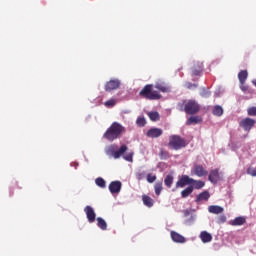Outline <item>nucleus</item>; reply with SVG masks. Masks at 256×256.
<instances>
[{
  "label": "nucleus",
  "mask_w": 256,
  "mask_h": 256,
  "mask_svg": "<svg viewBox=\"0 0 256 256\" xmlns=\"http://www.w3.org/2000/svg\"><path fill=\"white\" fill-rule=\"evenodd\" d=\"M201 95H202V97H209V92H206V93L202 92Z\"/></svg>",
  "instance_id": "obj_39"
},
{
  "label": "nucleus",
  "mask_w": 256,
  "mask_h": 256,
  "mask_svg": "<svg viewBox=\"0 0 256 256\" xmlns=\"http://www.w3.org/2000/svg\"><path fill=\"white\" fill-rule=\"evenodd\" d=\"M155 88L162 93H169V91H171V88L167 86V84H165L164 82H157Z\"/></svg>",
  "instance_id": "obj_15"
},
{
  "label": "nucleus",
  "mask_w": 256,
  "mask_h": 256,
  "mask_svg": "<svg viewBox=\"0 0 256 256\" xmlns=\"http://www.w3.org/2000/svg\"><path fill=\"white\" fill-rule=\"evenodd\" d=\"M156 195H161V191H163V183L157 182L154 186Z\"/></svg>",
  "instance_id": "obj_27"
},
{
  "label": "nucleus",
  "mask_w": 256,
  "mask_h": 256,
  "mask_svg": "<svg viewBox=\"0 0 256 256\" xmlns=\"http://www.w3.org/2000/svg\"><path fill=\"white\" fill-rule=\"evenodd\" d=\"M125 151H127V145H122L119 150H117V145L115 144L105 148L106 155H108V157H113L114 159H119Z\"/></svg>",
  "instance_id": "obj_2"
},
{
  "label": "nucleus",
  "mask_w": 256,
  "mask_h": 256,
  "mask_svg": "<svg viewBox=\"0 0 256 256\" xmlns=\"http://www.w3.org/2000/svg\"><path fill=\"white\" fill-rule=\"evenodd\" d=\"M200 239L202 243H211V241H213V236L207 231H202L200 233Z\"/></svg>",
  "instance_id": "obj_14"
},
{
  "label": "nucleus",
  "mask_w": 256,
  "mask_h": 256,
  "mask_svg": "<svg viewBox=\"0 0 256 256\" xmlns=\"http://www.w3.org/2000/svg\"><path fill=\"white\" fill-rule=\"evenodd\" d=\"M171 238L174 243H185V237L177 232H171Z\"/></svg>",
  "instance_id": "obj_17"
},
{
  "label": "nucleus",
  "mask_w": 256,
  "mask_h": 256,
  "mask_svg": "<svg viewBox=\"0 0 256 256\" xmlns=\"http://www.w3.org/2000/svg\"><path fill=\"white\" fill-rule=\"evenodd\" d=\"M248 115L251 117H256V107L248 108Z\"/></svg>",
  "instance_id": "obj_35"
},
{
  "label": "nucleus",
  "mask_w": 256,
  "mask_h": 256,
  "mask_svg": "<svg viewBox=\"0 0 256 256\" xmlns=\"http://www.w3.org/2000/svg\"><path fill=\"white\" fill-rule=\"evenodd\" d=\"M209 213H212L214 215H221L223 213L224 209L221 206L212 205L208 207Z\"/></svg>",
  "instance_id": "obj_16"
},
{
  "label": "nucleus",
  "mask_w": 256,
  "mask_h": 256,
  "mask_svg": "<svg viewBox=\"0 0 256 256\" xmlns=\"http://www.w3.org/2000/svg\"><path fill=\"white\" fill-rule=\"evenodd\" d=\"M117 103L115 99H110L105 102V107H114V105Z\"/></svg>",
  "instance_id": "obj_33"
},
{
  "label": "nucleus",
  "mask_w": 256,
  "mask_h": 256,
  "mask_svg": "<svg viewBox=\"0 0 256 256\" xmlns=\"http://www.w3.org/2000/svg\"><path fill=\"white\" fill-rule=\"evenodd\" d=\"M95 183L98 187H101L102 189L105 188L106 183H105V180L103 178H97L95 180Z\"/></svg>",
  "instance_id": "obj_31"
},
{
  "label": "nucleus",
  "mask_w": 256,
  "mask_h": 256,
  "mask_svg": "<svg viewBox=\"0 0 256 256\" xmlns=\"http://www.w3.org/2000/svg\"><path fill=\"white\" fill-rule=\"evenodd\" d=\"M239 125L244 131H251L255 125V120L251 118H245L240 121Z\"/></svg>",
  "instance_id": "obj_6"
},
{
  "label": "nucleus",
  "mask_w": 256,
  "mask_h": 256,
  "mask_svg": "<svg viewBox=\"0 0 256 256\" xmlns=\"http://www.w3.org/2000/svg\"><path fill=\"white\" fill-rule=\"evenodd\" d=\"M109 191L112 194L119 193L121 191V182L120 181L111 182L109 185Z\"/></svg>",
  "instance_id": "obj_13"
},
{
  "label": "nucleus",
  "mask_w": 256,
  "mask_h": 256,
  "mask_svg": "<svg viewBox=\"0 0 256 256\" xmlns=\"http://www.w3.org/2000/svg\"><path fill=\"white\" fill-rule=\"evenodd\" d=\"M147 137H150L151 139H155L157 137H161L163 135V130L161 128H151L146 133Z\"/></svg>",
  "instance_id": "obj_9"
},
{
  "label": "nucleus",
  "mask_w": 256,
  "mask_h": 256,
  "mask_svg": "<svg viewBox=\"0 0 256 256\" xmlns=\"http://www.w3.org/2000/svg\"><path fill=\"white\" fill-rule=\"evenodd\" d=\"M252 83H253V85H255V87H256V80L252 81Z\"/></svg>",
  "instance_id": "obj_40"
},
{
  "label": "nucleus",
  "mask_w": 256,
  "mask_h": 256,
  "mask_svg": "<svg viewBox=\"0 0 256 256\" xmlns=\"http://www.w3.org/2000/svg\"><path fill=\"white\" fill-rule=\"evenodd\" d=\"M84 211L86 213L89 223H94L95 217H96L95 210H93V208L91 206H86Z\"/></svg>",
  "instance_id": "obj_11"
},
{
  "label": "nucleus",
  "mask_w": 256,
  "mask_h": 256,
  "mask_svg": "<svg viewBox=\"0 0 256 256\" xmlns=\"http://www.w3.org/2000/svg\"><path fill=\"white\" fill-rule=\"evenodd\" d=\"M146 123H147V121L145 120V117H143V116H139L136 120V125H138V127H145Z\"/></svg>",
  "instance_id": "obj_28"
},
{
  "label": "nucleus",
  "mask_w": 256,
  "mask_h": 256,
  "mask_svg": "<svg viewBox=\"0 0 256 256\" xmlns=\"http://www.w3.org/2000/svg\"><path fill=\"white\" fill-rule=\"evenodd\" d=\"M157 176L153 175V174H148L147 175V181L148 183H154V181H156Z\"/></svg>",
  "instance_id": "obj_34"
},
{
  "label": "nucleus",
  "mask_w": 256,
  "mask_h": 256,
  "mask_svg": "<svg viewBox=\"0 0 256 256\" xmlns=\"http://www.w3.org/2000/svg\"><path fill=\"white\" fill-rule=\"evenodd\" d=\"M185 145V140H183L181 137L177 135L170 137L169 146L171 149H181L182 147H185Z\"/></svg>",
  "instance_id": "obj_4"
},
{
  "label": "nucleus",
  "mask_w": 256,
  "mask_h": 256,
  "mask_svg": "<svg viewBox=\"0 0 256 256\" xmlns=\"http://www.w3.org/2000/svg\"><path fill=\"white\" fill-rule=\"evenodd\" d=\"M244 223H245L244 217H237L231 222V225L237 226V225H243Z\"/></svg>",
  "instance_id": "obj_26"
},
{
  "label": "nucleus",
  "mask_w": 256,
  "mask_h": 256,
  "mask_svg": "<svg viewBox=\"0 0 256 256\" xmlns=\"http://www.w3.org/2000/svg\"><path fill=\"white\" fill-rule=\"evenodd\" d=\"M248 75L249 74L247 73L246 70H242L239 72L238 79H239L240 85H245V81H247Z\"/></svg>",
  "instance_id": "obj_18"
},
{
  "label": "nucleus",
  "mask_w": 256,
  "mask_h": 256,
  "mask_svg": "<svg viewBox=\"0 0 256 256\" xmlns=\"http://www.w3.org/2000/svg\"><path fill=\"white\" fill-rule=\"evenodd\" d=\"M212 113L216 115V117H221V115H223V107L219 105L214 106Z\"/></svg>",
  "instance_id": "obj_23"
},
{
  "label": "nucleus",
  "mask_w": 256,
  "mask_h": 256,
  "mask_svg": "<svg viewBox=\"0 0 256 256\" xmlns=\"http://www.w3.org/2000/svg\"><path fill=\"white\" fill-rule=\"evenodd\" d=\"M202 71H203V64H200L199 69L193 71V75H201Z\"/></svg>",
  "instance_id": "obj_37"
},
{
  "label": "nucleus",
  "mask_w": 256,
  "mask_h": 256,
  "mask_svg": "<svg viewBox=\"0 0 256 256\" xmlns=\"http://www.w3.org/2000/svg\"><path fill=\"white\" fill-rule=\"evenodd\" d=\"M211 197V195L209 194V192L204 191L202 193H200L197 198H196V202L199 203L201 201H207L209 200V198Z\"/></svg>",
  "instance_id": "obj_19"
},
{
  "label": "nucleus",
  "mask_w": 256,
  "mask_h": 256,
  "mask_svg": "<svg viewBox=\"0 0 256 256\" xmlns=\"http://www.w3.org/2000/svg\"><path fill=\"white\" fill-rule=\"evenodd\" d=\"M140 95L142 97H145V99H150L152 101H155L157 99H161V94L159 92L153 90L152 85H146L140 92Z\"/></svg>",
  "instance_id": "obj_3"
},
{
  "label": "nucleus",
  "mask_w": 256,
  "mask_h": 256,
  "mask_svg": "<svg viewBox=\"0 0 256 256\" xmlns=\"http://www.w3.org/2000/svg\"><path fill=\"white\" fill-rule=\"evenodd\" d=\"M210 183H217L218 181H221L223 179V176L221 173H219V169H214L210 172L208 176Z\"/></svg>",
  "instance_id": "obj_7"
},
{
  "label": "nucleus",
  "mask_w": 256,
  "mask_h": 256,
  "mask_svg": "<svg viewBox=\"0 0 256 256\" xmlns=\"http://www.w3.org/2000/svg\"><path fill=\"white\" fill-rule=\"evenodd\" d=\"M197 124V123H201V117L199 116H191L188 120H187V125H193Z\"/></svg>",
  "instance_id": "obj_24"
},
{
  "label": "nucleus",
  "mask_w": 256,
  "mask_h": 256,
  "mask_svg": "<svg viewBox=\"0 0 256 256\" xmlns=\"http://www.w3.org/2000/svg\"><path fill=\"white\" fill-rule=\"evenodd\" d=\"M142 201L144 203V205H146V207H153V199L147 195H143L142 196Z\"/></svg>",
  "instance_id": "obj_21"
},
{
  "label": "nucleus",
  "mask_w": 256,
  "mask_h": 256,
  "mask_svg": "<svg viewBox=\"0 0 256 256\" xmlns=\"http://www.w3.org/2000/svg\"><path fill=\"white\" fill-rule=\"evenodd\" d=\"M124 131L125 127H123L121 124L117 122H114L106 131L104 137L107 138L108 141H115V139H117Z\"/></svg>",
  "instance_id": "obj_1"
},
{
  "label": "nucleus",
  "mask_w": 256,
  "mask_h": 256,
  "mask_svg": "<svg viewBox=\"0 0 256 256\" xmlns=\"http://www.w3.org/2000/svg\"><path fill=\"white\" fill-rule=\"evenodd\" d=\"M133 155V152H129L123 156V159H125V161H128L129 163H133Z\"/></svg>",
  "instance_id": "obj_32"
},
{
  "label": "nucleus",
  "mask_w": 256,
  "mask_h": 256,
  "mask_svg": "<svg viewBox=\"0 0 256 256\" xmlns=\"http://www.w3.org/2000/svg\"><path fill=\"white\" fill-rule=\"evenodd\" d=\"M119 85H121V82L119 80H110L106 86L105 90L106 91H113L115 89H119Z\"/></svg>",
  "instance_id": "obj_12"
},
{
  "label": "nucleus",
  "mask_w": 256,
  "mask_h": 256,
  "mask_svg": "<svg viewBox=\"0 0 256 256\" xmlns=\"http://www.w3.org/2000/svg\"><path fill=\"white\" fill-rule=\"evenodd\" d=\"M240 89H242V91H247V87L245 86V84H241Z\"/></svg>",
  "instance_id": "obj_38"
},
{
  "label": "nucleus",
  "mask_w": 256,
  "mask_h": 256,
  "mask_svg": "<svg viewBox=\"0 0 256 256\" xmlns=\"http://www.w3.org/2000/svg\"><path fill=\"white\" fill-rule=\"evenodd\" d=\"M193 181V178L187 176V175H182L179 180L176 182V187L177 188H183L185 185H190L191 187V182Z\"/></svg>",
  "instance_id": "obj_8"
},
{
  "label": "nucleus",
  "mask_w": 256,
  "mask_h": 256,
  "mask_svg": "<svg viewBox=\"0 0 256 256\" xmlns=\"http://www.w3.org/2000/svg\"><path fill=\"white\" fill-rule=\"evenodd\" d=\"M164 183L166 187H171L173 185V176L172 175H167L166 178L164 179Z\"/></svg>",
  "instance_id": "obj_29"
},
{
  "label": "nucleus",
  "mask_w": 256,
  "mask_h": 256,
  "mask_svg": "<svg viewBox=\"0 0 256 256\" xmlns=\"http://www.w3.org/2000/svg\"><path fill=\"white\" fill-rule=\"evenodd\" d=\"M190 187H193V189H203V187H205V182L193 179Z\"/></svg>",
  "instance_id": "obj_20"
},
{
  "label": "nucleus",
  "mask_w": 256,
  "mask_h": 256,
  "mask_svg": "<svg viewBox=\"0 0 256 256\" xmlns=\"http://www.w3.org/2000/svg\"><path fill=\"white\" fill-rule=\"evenodd\" d=\"M192 173L197 175V177H205L208 172L202 165H195L192 169Z\"/></svg>",
  "instance_id": "obj_10"
},
{
  "label": "nucleus",
  "mask_w": 256,
  "mask_h": 256,
  "mask_svg": "<svg viewBox=\"0 0 256 256\" xmlns=\"http://www.w3.org/2000/svg\"><path fill=\"white\" fill-rule=\"evenodd\" d=\"M148 117L151 121H159V113L158 112H149Z\"/></svg>",
  "instance_id": "obj_30"
},
{
  "label": "nucleus",
  "mask_w": 256,
  "mask_h": 256,
  "mask_svg": "<svg viewBox=\"0 0 256 256\" xmlns=\"http://www.w3.org/2000/svg\"><path fill=\"white\" fill-rule=\"evenodd\" d=\"M248 175H251L252 177H256V168L250 167L247 169Z\"/></svg>",
  "instance_id": "obj_36"
},
{
  "label": "nucleus",
  "mask_w": 256,
  "mask_h": 256,
  "mask_svg": "<svg viewBox=\"0 0 256 256\" xmlns=\"http://www.w3.org/2000/svg\"><path fill=\"white\" fill-rule=\"evenodd\" d=\"M184 111L188 115H193L194 113H197V111H199V104H197V102H195L194 100H189L185 104Z\"/></svg>",
  "instance_id": "obj_5"
},
{
  "label": "nucleus",
  "mask_w": 256,
  "mask_h": 256,
  "mask_svg": "<svg viewBox=\"0 0 256 256\" xmlns=\"http://www.w3.org/2000/svg\"><path fill=\"white\" fill-rule=\"evenodd\" d=\"M191 193H193V187L188 186L186 189H184V190L181 192V197H182L183 199H187V197H189V195H191Z\"/></svg>",
  "instance_id": "obj_22"
},
{
  "label": "nucleus",
  "mask_w": 256,
  "mask_h": 256,
  "mask_svg": "<svg viewBox=\"0 0 256 256\" xmlns=\"http://www.w3.org/2000/svg\"><path fill=\"white\" fill-rule=\"evenodd\" d=\"M97 226L102 229V231H105L107 229V222L103 218H97Z\"/></svg>",
  "instance_id": "obj_25"
}]
</instances>
